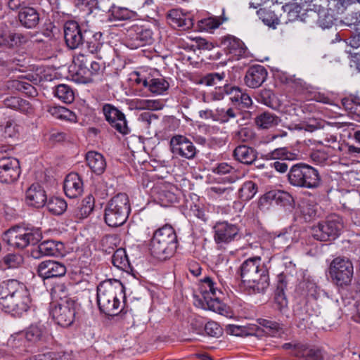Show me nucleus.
Instances as JSON below:
<instances>
[{
  "label": "nucleus",
  "instance_id": "nucleus-54",
  "mask_svg": "<svg viewBox=\"0 0 360 360\" xmlns=\"http://www.w3.org/2000/svg\"><path fill=\"white\" fill-rule=\"evenodd\" d=\"M47 112L53 117L60 120L67 119L71 113V112L65 107L51 105H47Z\"/></svg>",
  "mask_w": 360,
  "mask_h": 360
},
{
  "label": "nucleus",
  "instance_id": "nucleus-21",
  "mask_svg": "<svg viewBox=\"0 0 360 360\" xmlns=\"http://www.w3.org/2000/svg\"><path fill=\"white\" fill-rule=\"evenodd\" d=\"M268 72L261 65H254L248 68L244 77L245 84L250 88L259 87L266 79Z\"/></svg>",
  "mask_w": 360,
  "mask_h": 360
},
{
  "label": "nucleus",
  "instance_id": "nucleus-4",
  "mask_svg": "<svg viewBox=\"0 0 360 360\" xmlns=\"http://www.w3.org/2000/svg\"><path fill=\"white\" fill-rule=\"evenodd\" d=\"M178 247L177 236L174 228L166 224L157 229L150 244L151 255L162 260L172 257Z\"/></svg>",
  "mask_w": 360,
  "mask_h": 360
},
{
  "label": "nucleus",
  "instance_id": "nucleus-18",
  "mask_svg": "<svg viewBox=\"0 0 360 360\" xmlns=\"http://www.w3.org/2000/svg\"><path fill=\"white\" fill-rule=\"evenodd\" d=\"M272 202L287 209H292L295 204L294 198L289 193L276 190L269 191L262 195L259 200L258 205L261 207L266 203L271 204Z\"/></svg>",
  "mask_w": 360,
  "mask_h": 360
},
{
  "label": "nucleus",
  "instance_id": "nucleus-30",
  "mask_svg": "<svg viewBox=\"0 0 360 360\" xmlns=\"http://www.w3.org/2000/svg\"><path fill=\"white\" fill-rule=\"evenodd\" d=\"M84 44L91 53H97L103 44V33L87 28L84 37Z\"/></svg>",
  "mask_w": 360,
  "mask_h": 360
},
{
  "label": "nucleus",
  "instance_id": "nucleus-31",
  "mask_svg": "<svg viewBox=\"0 0 360 360\" xmlns=\"http://www.w3.org/2000/svg\"><path fill=\"white\" fill-rule=\"evenodd\" d=\"M85 160L88 167L96 175L102 174L106 168V161L103 155L96 151H89Z\"/></svg>",
  "mask_w": 360,
  "mask_h": 360
},
{
  "label": "nucleus",
  "instance_id": "nucleus-49",
  "mask_svg": "<svg viewBox=\"0 0 360 360\" xmlns=\"http://www.w3.org/2000/svg\"><path fill=\"white\" fill-rule=\"evenodd\" d=\"M342 105L345 109L346 111L348 112L352 116L359 117L360 115V101L356 98H344L342 99Z\"/></svg>",
  "mask_w": 360,
  "mask_h": 360
},
{
  "label": "nucleus",
  "instance_id": "nucleus-12",
  "mask_svg": "<svg viewBox=\"0 0 360 360\" xmlns=\"http://www.w3.org/2000/svg\"><path fill=\"white\" fill-rule=\"evenodd\" d=\"M153 41V31L143 25H133L127 30L126 44L131 49L151 44Z\"/></svg>",
  "mask_w": 360,
  "mask_h": 360
},
{
  "label": "nucleus",
  "instance_id": "nucleus-7",
  "mask_svg": "<svg viewBox=\"0 0 360 360\" xmlns=\"http://www.w3.org/2000/svg\"><path fill=\"white\" fill-rule=\"evenodd\" d=\"M288 183L297 188H316L321 182L319 171L305 163H297L289 169L288 175Z\"/></svg>",
  "mask_w": 360,
  "mask_h": 360
},
{
  "label": "nucleus",
  "instance_id": "nucleus-6",
  "mask_svg": "<svg viewBox=\"0 0 360 360\" xmlns=\"http://www.w3.org/2000/svg\"><path fill=\"white\" fill-rule=\"evenodd\" d=\"M104 212V221L108 226H122L131 212L128 195L124 193L115 195L108 201Z\"/></svg>",
  "mask_w": 360,
  "mask_h": 360
},
{
  "label": "nucleus",
  "instance_id": "nucleus-19",
  "mask_svg": "<svg viewBox=\"0 0 360 360\" xmlns=\"http://www.w3.org/2000/svg\"><path fill=\"white\" fill-rule=\"evenodd\" d=\"M63 243L53 240H47L32 248L30 255L34 259H40L44 256H58L63 253Z\"/></svg>",
  "mask_w": 360,
  "mask_h": 360
},
{
  "label": "nucleus",
  "instance_id": "nucleus-40",
  "mask_svg": "<svg viewBox=\"0 0 360 360\" xmlns=\"http://www.w3.org/2000/svg\"><path fill=\"white\" fill-rule=\"evenodd\" d=\"M208 112L214 120L220 123H226L231 119L235 118L238 111L232 108H217L214 112Z\"/></svg>",
  "mask_w": 360,
  "mask_h": 360
},
{
  "label": "nucleus",
  "instance_id": "nucleus-11",
  "mask_svg": "<svg viewBox=\"0 0 360 360\" xmlns=\"http://www.w3.org/2000/svg\"><path fill=\"white\" fill-rule=\"evenodd\" d=\"M213 229L214 240L221 247L238 240L240 238L239 226L228 221L216 222Z\"/></svg>",
  "mask_w": 360,
  "mask_h": 360
},
{
  "label": "nucleus",
  "instance_id": "nucleus-36",
  "mask_svg": "<svg viewBox=\"0 0 360 360\" xmlns=\"http://www.w3.org/2000/svg\"><path fill=\"white\" fill-rule=\"evenodd\" d=\"M46 334V328L40 322L31 324L25 331L26 340L34 343L44 341Z\"/></svg>",
  "mask_w": 360,
  "mask_h": 360
},
{
  "label": "nucleus",
  "instance_id": "nucleus-34",
  "mask_svg": "<svg viewBox=\"0 0 360 360\" xmlns=\"http://www.w3.org/2000/svg\"><path fill=\"white\" fill-rule=\"evenodd\" d=\"M2 102L6 108L23 113H29L32 110V105L30 102L20 97L7 96Z\"/></svg>",
  "mask_w": 360,
  "mask_h": 360
},
{
  "label": "nucleus",
  "instance_id": "nucleus-5",
  "mask_svg": "<svg viewBox=\"0 0 360 360\" xmlns=\"http://www.w3.org/2000/svg\"><path fill=\"white\" fill-rule=\"evenodd\" d=\"M42 239L40 228L30 224L15 226L3 234V240L13 248L22 250L29 245L34 246Z\"/></svg>",
  "mask_w": 360,
  "mask_h": 360
},
{
  "label": "nucleus",
  "instance_id": "nucleus-48",
  "mask_svg": "<svg viewBox=\"0 0 360 360\" xmlns=\"http://www.w3.org/2000/svg\"><path fill=\"white\" fill-rule=\"evenodd\" d=\"M33 34L30 32L22 33L11 32V49L18 48L31 41Z\"/></svg>",
  "mask_w": 360,
  "mask_h": 360
},
{
  "label": "nucleus",
  "instance_id": "nucleus-64",
  "mask_svg": "<svg viewBox=\"0 0 360 360\" xmlns=\"http://www.w3.org/2000/svg\"><path fill=\"white\" fill-rule=\"evenodd\" d=\"M8 65H14L16 66L15 69H18L21 71V68H27V62L25 57L19 54H16L8 58Z\"/></svg>",
  "mask_w": 360,
  "mask_h": 360
},
{
  "label": "nucleus",
  "instance_id": "nucleus-63",
  "mask_svg": "<svg viewBox=\"0 0 360 360\" xmlns=\"http://www.w3.org/2000/svg\"><path fill=\"white\" fill-rule=\"evenodd\" d=\"M30 360H63L62 356L56 352L49 351L32 356Z\"/></svg>",
  "mask_w": 360,
  "mask_h": 360
},
{
  "label": "nucleus",
  "instance_id": "nucleus-22",
  "mask_svg": "<svg viewBox=\"0 0 360 360\" xmlns=\"http://www.w3.org/2000/svg\"><path fill=\"white\" fill-rule=\"evenodd\" d=\"M46 201V191L39 184H32L26 191L25 202L29 206L40 208L44 207Z\"/></svg>",
  "mask_w": 360,
  "mask_h": 360
},
{
  "label": "nucleus",
  "instance_id": "nucleus-25",
  "mask_svg": "<svg viewBox=\"0 0 360 360\" xmlns=\"http://www.w3.org/2000/svg\"><path fill=\"white\" fill-rule=\"evenodd\" d=\"M198 290L205 300H217L218 297L223 295L217 283L210 276H205L200 280Z\"/></svg>",
  "mask_w": 360,
  "mask_h": 360
},
{
  "label": "nucleus",
  "instance_id": "nucleus-14",
  "mask_svg": "<svg viewBox=\"0 0 360 360\" xmlns=\"http://www.w3.org/2000/svg\"><path fill=\"white\" fill-rule=\"evenodd\" d=\"M84 25L75 20H68L64 25V38L68 47L75 49L84 44V37L86 31Z\"/></svg>",
  "mask_w": 360,
  "mask_h": 360
},
{
  "label": "nucleus",
  "instance_id": "nucleus-38",
  "mask_svg": "<svg viewBox=\"0 0 360 360\" xmlns=\"http://www.w3.org/2000/svg\"><path fill=\"white\" fill-rule=\"evenodd\" d=\"M258 323L264 328V331L273 337H281L285 333V325L272 320L259 319Z\"/></svg>",
  "mask_w": 360,
  "mask_h": 360
},
{
  "label": "nucleus",
  "instance_id": "nucleus-51",
  "mask_svg": "<svg viewBox=\"0 0 360 360\" xmlns=\"http://www.w3.org/2000/svg\"><path fill=\"white\" fill-rule=\"evenodd\" d=\"M23 262L22 255L18 253H8L3 258V262L8 268H18L23 264Z\"/></svg>",
  "mask_w": 360,
  "mask_h": 360
},
{
  "label": "nucleus",
  "instance_id": "nucleus-15",
  "mask_svg": "<svg viewBox=\"0 0 360 360\" xmlns=\"http://www.w3.org/2000/svg\"><path fill=\"white\" fill-rule=\"evenodd\" d=\"M21 170L18 159L13 157L0 156V181L11 184L17 181Z\"/></svg>",
  "mask_w": 360,
  "mask_h": 360
},
{
  "label": "nucleus",
  "instance_id": "nucleus-29",
  "mask_svg": "<svg viewBox=\"0 0 360 360\" xmlns=\"http://www.w3.org/2000/svg\"><path fill=\"white\" fill-rule=\"evenodd\" d=\"M233 156L238 162L246 165H250L257 160V153L251 147L246 145H240L234 149Z\"/></svg>",
  "mask_w": 360,
  "mask_h": 360
},
{
  "label": "nucleus",
  "instance_id": "nucleus-24",
  "mask_svg": "<svg viewBox=\"0 0 360 360\" xmlns=\"http://www.w3.org/2000/svg\"><path fill=\"white\" fill-rule=\"evenodd\" d=\"M18 19L22 27L27 29H34L39 23L40 14L36 8L29 6L19 11Z\"/></svg>",
  "mask_w": 360,
  "mask_h": 360
},
{
  "label": "nucleus",
  "instance_id": "nucleus-44",
  "mask_svg": "<svg viewBox=\"0 0 360 360\" xmlns=\"http://www.w3.org/2000/svg\"><path fill=\"white\" fill-rule=\"evenodd\" d=\"M168 82L163 77L153 78L149 77L147 88L155 94H162L169 88Z\"/></svg>",
  "mask_w": 360,
  "mask_h": 360
},
{
  "label": "nucleus",
  "instance_id": "nucleus-57",
  "mask_svg": "<svg viewBox=\"0 0 360 360\" xmlns=\"http://www.w3.org/2000/svg\"><path fill=\"white\" fill-rule=\"evenodd\" d=\"M346 43L350 46L351 49L347 51L349 53V51H360V29L356 30L349 37L346 39Z\"/></svg>",
  "mask_w": 360,
  "mask_h": 360
},
{
  "label": "nucleus",
  "instance_id": "nucleus-32",
  "mask_svg": "<svg viewBox=\"0 0 360 360\" xmlns=\"http://www.w3.org/2000/svg\"><path fill=\"white\" fill-rule=\"evenodd\" d=\"M256 127L259 129H269L277 126L281 119L274 113L264 111L259 113L254 119Z\"/></svg>",
  "mask_w": 360,
  "mask_h": 360
},
{
  "label": "nucleus",
  "instance_id": "nucleus-23",
  "mask_svg": "<svg viewBox=\"0 0 360 360\" xmlns=\"http://www.w3.org/2000/svg\"><path fill=\"white\" fill-rule=\"evenodd\" d=\"M221 45L226 49V53L231 55L233 59L235 60H238L243 56L246 51L243 42L233 36L229 35L223 37Z\"/></svg>",
  "mask_w": 360,
  "mask_h": 360
},
{
  "label": "nucleus",
  "instance_id": "nucleus-43",
  "mask_svg": "<svg viewBox=\"0 0 360 360\" xmlns=\"http://www.w3.org/2000/svg\"><path fill=\"white\" fill-rule=\"evenodd\" d=\"M46 202L48 210L54 215H61L68 207L66 201L60 197H51Z\"/></svg>",
  "mask_w": 360,
  "mask_h": 360
},
{
  "label": "nucleus",
  "instance_id": "nucleus-9",
  "mask_svg": "<svg viewBox=\"0 0 360 360\" xmlns=\"http://www.w3.org/2000/svg\"><path fill=\"white\" fill-rule=\"evenodd\" d=\"M342 228V218L337 214H331L314 226L311 234L317 240L330 241L339 236Z\"/></svg>",
  "mask_w": 360,
  "mask_h": 360
},
{
  "label": "nucleus",
  "instance_id": "nucleus-59",
  "mask_svg": "<svg viewBox=\"0 0 360 360\" xmlns=\"http://www.w3.org/2000/svg\"><path fill=\"white\" fill-rule=\"evenodd\" d=\"M204 331L211 337L218 338L222 334V329L219 325L214 321H209L204 326Z\"/></svg>",
  "mask_w": 360,
  "mask_h": 360
},
{
  "label": "nucleus",
  "instance_id": "nucleus-62",
  "mask_svg": "<svg viewBox=\"0 0 360 360\" xmlns=\"http://www.w3.org/2000/svg\"><path fill=\"white\" fill-rule=\"evenodd\" d=\"M200 23L202 29L208 31L218 27L222 23V20L217 17H210L201 20Z\"/></svg>",
  "mask_w": 360,
  "mask_h": 360
},
{
  "label": "nucleus",
  "instance_id": "nucleus-16",
  "mask_svg": "<svg viewBox=\"0 0 360 360\" xmlns=\"http://www.w3.org/2000/svg\"><path fill=\"white\" fill-rule=\"evenodd\" d=\"M102 110L105 120L117 132L123 135L129 133L130 129L127 126L125 115L119 109L112 104L105 103L103 105Z\"/></svg>",
  "mask_w": 360,
  "mask_h": 360
},
{
  "label": "nucleus",
  "instance_id": "nucleus-2",
  "mask_svg": "<svg viewBox=\"0 0 360 360\" xmlns=\"http://www.w3.org/2000/svg\"><path fill=\"white\" fill-rule=\"evenodd\" d=\"M243 286L249 293L264 292L269 286V269L260 257L245 259L238 271Z\"/></svg>",
  "mask_w": 360,
  "mask_h": 360
},
{
  "label": "nucleus",
  "instance_id": "nucleus-45",
  "mask_svg": "<svg viewBox=\"0 0 360 360\" xmlns=\"http://www.w3.org/2000/svg\"><path fill=\"white\" fill-rule=\"evenodd\" d=\"M258 186L252 181H245L239 189V198L243 201H248L257 193Z\"/></svg>",
  "mask_w": 360,
  "mask_h": 360
},
{
  "label": "nucleus",
  "instance_id": "nucleus-35",
  "mask_svg": "<svg viewBox=\"0 0 360 360\" xmlns=\"http://www.w3.org/2000/svg\"><path fill=\"white\" fill-rule=\"evenodd\" d=\"M298 155L288 150L286 147L276 148L266 154L262 155V158L265 160H294Z\"/></svg>",
  "mask_w": 360,
  "mask_h": 360
},
{
  "label": "nucleus",
  "instance_id": "nucleus-27",
  "mask_svg": "<svg viewBox=\"0 0 360 360\" xmlns=\"http://www.w3.org/2000/svg\"><path fill=\"white\" fill-rule=\"evenodd\" d=\"M169 23L175 28L184 30H189L193 26V21L178 9H172L167 14Z\"/></svg>",
  "mask_w": 360,
  "mask_h": 360
},
{
  "label": "nucleus",
  "instance_id": "nucleus-55",
  "mask_svg": "<svg viewBox=\"0 0 360 360\" xmlns=\"http://www.w3.org/2000/svg\"><path fill=\"white\" fill-rule=\"evenodd\" d=\"M260 18L263 21V22L269 26V27H274L276 25H278L280 22L279 19L276 16V15L274 13V12L271 11H259Z\"/></svg>",
  "mask_w": 360,
  "mask_h": 360
},
{
  "label": "nucleus",
  "instance_id": "nucleus-13",
  "mask_svg": "<svg viewBox=\"0 0 360 360\" xmlns=\"http://www.w3.org/2000/svg\"><path fill=\"white\" fill-rule=\"evenodd\" d=\"M169 147L173 155L188 160L194 159L198 153L193 143L185 136L180 134L171 138Z\"/></svg>",
  "mask_w": 360,
  "mask_h": 360
},
{
  "label": "nucleus",
  "instance_id": "nucleus-39",
  "mask_svg": "<svg viewBox=\"0 0 360 360\" xmlns=\"http://www.w3.org/2000/svg\"><path fill=\"white\" fill-rule=\"evenodd\" d=\"M112 264L118 269L129 272L132 267L124 249H117L112 256Z\"/></svg>",
  "mask_w": 360,
  "mask_h": 360
},
{
  "label": "nucleus",
  "instance_id": "nucleus-3",
  "mask_svg": "<svg viewBox=\"0 0 360 360\" xmlns=\"http://www.w3.org/2000/svg\"><path fill=\"white\" fill-rule=\"evenodd\" d=\"M124 298V287L117 279L103 281L97 286V303L101 312L106 316H116L122 312V316L127 314L120 309V298Z\"/></svg>",
  "mask_w": 360,
  "mask_h": 360
},
{
  "label": "nucleus",
  "instance_id": "nucleus-56",
  "mask_svg": "<svg viewBox=\"0 0 360 360\" xmlns=\"http://www.w3.org/2000/svg\"><path fill=\"white\" fill-rule=\"evenodd\" d=\"M325 122L321 120H310L308 122L298 124V129L313 132L317 129L323 128Z\"/></svg>",
  "mask_w": 360,
  "mask_h": 360
},
{
  "label": "nucleus",
  "instance_id": "nucleus-1",
  "mask_svg": "<svg viewBox=\"0 0 360 360\" xmlns=\"http://www.w3.org/2000/svg\"><path fill=\"white\" fill-rule=\"evenodd\" d=\"M31 307L30 294L24 283L15 279L0 283V310L14 318H21Z\"/></svg>",
  "mask_w": 360,
  "mask_h": 360
},
{
  "label": "nucleus",
  "instance_id": "nucleus-61",
  "mask_svg": "<svg viewBox=\"0 0 360 360\" xmlns=\"http://www.w3.org/2000/svg\"><path fill=\"white\" fill-rule=\"evenodd\" d=\"M317 23L322 28H329L333 25V17L328 14L325 10L320 11L318 14Z\"/></svg>",
  "mask_w": 360,
  "mask_h": 360
},
{
  "label": "nucleus",
  "instance_id": "nucleus-33",
  "mask_svg": "<svg viewBox=\"0 0 360 360\" xmlns=\"http://www.w3.org/2000/svg\"><path fill=\"white\" fill-rule=\"evenodd\" d=\"M283 276H278V285L275 291L274 307L275 309L283 313L288 307V301L284 293L285 288Z\"/></svg>",
  "mask_w": 360,
  "mask_h": 360
},
{
  "label": "nucleus",
  "instance_id": "nucleus-41",
  "mask_svg": "<svg viewBox=\"0 0 360 360\" xmlns=\"http://www.w3.org/2000/svg\"><path fill=\"white\" fill-rule=\"evenodd\" d=\"M53 94L62 102L70 104L75 100V92L71 86L65 84L57 85L54 90Z\"/></svg>",
  "mask_w": 360,
  "mask_h": 360
},
{
  "label": "nucleus",
  "instance_id": "nucleus-50",
  "mask_svg": "<svg viewBox=\"0 0 360 360\" xmlns=\"http://www.w3.org/2000/svg\"><path fill=\"white\" fill-rule=\"evenodd\" d=\"M0 127L4 131L5 137L12 138L18 134V125L11 118L5 119L1 122Z\"/></svg>",
  "mask_w": 360,
  "mask_h": 360
},
{
  "label": "nucleus",
  "instance_id": "nucleus-46",
  "mask_svg": "<svg viewBox=\"0 0 360 360\" xmlns=\"http://www.w3.org/2000/svg\"><path fill=\"white\" fill-rule=\"evenodd\" d=\"M219 92L218 93L219 96L217 99L223 98V94L230 96L229 99L234 104H237L240 98V94H242V90L238 86H232L230 84H225L223 88L219 87Z\"/></svg>",
  "mask_w": 360,
  "mask_h": 360
},
{
  "label": "nucleus",
  "instance_id": "nucleus-60",
  "mask_svg": "<svg viewBox=\"0 0 360 360\" xmlns=\"http://www.w3.org/2000/svg\"><path fill=\"white\" fill-rule=\"evenodd\" d=\"M255 136L253 131L248 127H243L234 132L235 139L242 141L248 142L250 141Z\"/></svg>",
  "mask_w": 360,
  "mask_h": 360
},
{
  "label": "nucleus",
  "instance_id": "nucleus-17",
  "mask_svg": "<svg viewBox=\"0 0 360 360\" xmlns=\"http://www.w3.org/2000/svg\"><path fill=\"white\" fill-rule=\"evenodd\" d=\"M66 272L63 263L52 259L43 261L37 267L38 276L44 281L63 277Z\"/></svg>",
  "mask_w": 360,
  "mask_h": 360
},
{
  "label": "nucleus",
  "instance_id": "nucleus-47",
  "mask_svg": "<svg viewBox=\"0 0 360 360\" xmlns=\"http://www.w3.org/2000/svg\"><path fill=\"white\" fill-rule=\"evenodd\" d=\"M95 200L92 195L89 194L86 196L78 207L79 210L77 214L79 219L87 217L94 210Z\"/></svg>",
  "mask_w": 360,
  "mask_h": 360
},
{
  "label": "nucleus",
  "instance_id": "nucleus-42",
  "mask_svg": "<svg viewBox=\"0 0 360 360\" xmlns=\"http://www.w3.org/2000/svg\"><path fill=\"white\" fill-rule=\"evenodd\" d=\"M134 15V12L124 7L112 6L108 11L110 20H127L131 19Z\"/></svg>",
  "mask_w": 360,
  "mask_h": 360
},
{
  "label": "nucleus",
  "instance_id": "nucleus-53",
  "mask_svg": "<svg viewBox=\"0 0 360 360\" xmlns=\"http://www.w3.org/2000/svg\"><path fill=\"white\" fill-rule=\"evenodd\" d=\"M274 94L269 89H262L257 95L258 102L271 108L274 105Z\"/></svg>",
  "mask_w": 360,
  "mask_h": 360
},
{
  "label": "nucleus",
  "instance_id": "nucleus-52",
  "mask_svg": "<svg viewBox=\"0 0 360 360\" xmlns=\"http://www.w3.org/2000/svg\"><path fill=\"white\" fill-rule=\"evenodd\" d=\"M158 198L161 205L165 207L171 206L174 203L179 202L177 195L174 193L167 190H163L160 192Z\"/></svg>",
  "mask_w": 360,
  "mask_h": 360
},
{
  "label": "nucleus",
  "instance_id": "nucleus-37",
  "mask_svg": "<svg viewBox=\"0 0 360 360\" xmlns=\"http://www.w3.org/2000/svg\"><path fill=\"white\" fill-rule=\"evenodd\" d=\"M302 295L306 299V305L309 302L316 301L320 296V289L313 281H304L300 284Z\"/></svg>",
  "mask_w": 360,
  "mask_h": 360
},
{
  "label": "nucleus",
  "instance_id": "nucleus-8",
  "mask_svg": "<svg viewBox=\"0 0 360 360\" xmlns=\"http://www.w3.org/2000/svg\"><path fill=\"white\" fill-rule=\"evenodd\" d=\"M328 274L331 282L336 287L345 289L352 283L354 266L352 261L345 257H337L330 263Z\"/></svg>",
  "mask_w": 360,
  "mask_h": 360
},
{
  "label": "nucleus",
  "instance_id": "nucleus-28",
  "mask_svg": "<svg viewBox=\"0 0 360 360\" xmlns=\"http://www.w3.org/2000/svg\"><path fill=\"white\" fill-rule=\"evenodd\" d=\"M6 89L12 93L21 92L25 95L34 97L37 95L36 88L24 79H10L6 82Z\"/></svg>",
  "mask_w": 360,
  "mask_h": 360
},
{
  "label": "nucleus",
  "instance_id": "nucleus-10",
  "mask_svg": "<svg viewBox=\"0 0 360 360\" xmlns=\"http://www.w3.org/2000/svg\"><path fill=\"white\" fill-rule=\"evenodd\" d=\"M79 307L75 299L64 300L52 307L50 314L58 325L65 328L73 323Z\"/></svg>",
  "mask_w": 360,
  "mask_h": 360
},
{
  "label": "nucleus",
  "instance_id": "nucleus-26",
  "mask_svg": "<svg viewBox=\"0 0 360 360\" xmlns=\"http://www.w3.org/2000/svg\"><path fill=\"white\" fill-rule=\"evenodd\" d=\"M297 352L300 354L298 358L304 360H332L334 357L328 355L321 349L307 344L298 347Z\"/></svg>",
  "mask_w": 360,
  "mask_h": 360
},
{
  "label": "nucleus",
  "instance_id": "nucleus-20",
  "mask_svg": "<svg viewBox=\"0 0 360 360\" xmlns=\"http://www.w3.org/2000/svg\"><path fill=\"white\" fill-rule=\"evenodd\" d=\"M63 190L67 197L76 198L84 191V184L82 177L75 172L68 174L64 180Z\"/></svg>",
  "mask_w": 360,
  "mask_h": 360
},
{
  "label": "nucleus",
  "instance_id": "nucleus-58",
  "mask_svg": "<svg viewBox=\"0 0 360 360\" xmlns=\"http://www.w3.org/2000/svg\"><path fill=\"white\" fill-rule=\"evenodd\" d=\"M225 77V74L223 73H210L204 76L201 82L207 86H214L217 85L218 82H221L224 79Z\"/></svg>",
  "mask_w": 360,
  "mask_h": 360
}]
</instances>
